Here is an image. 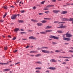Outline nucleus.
<instances>
[{
  "label": "nucleus",
  "instance_id": "b1692460",
  "mask_svg": "<svg viewBox=\"0 0 73 73\" xmlns=\"http://www.w3.org/2000/svg\"><path fill=\"white\" fill-rule=\"evenodd\" d=\"M57 32L59 33H62V31H58Z\"/></svg>",
  "mask_w": 73,
  "mask_h": 73
},
{
  "label": "nucleus",
  "instance_id": "7c9ffc66",
  "mask_svg": "<svg viewBox=\"0 0 73 73\" xmlns=\"http://www.w3.org/2000/svg\"><path fill=\"white\" fill-rule=\"evenodd\" d=\"M37 63L39 64H42V62H40V61L37 62Z\"/></svg>",
  "mask_w": 73,
  "mask_h": 73
},
{
  "label": "nucleus",
  "instance_id": "c85d7f7f",
  "mask_svg": "<svg viewBox=\"0 0 73 73\" xmlns=\"http://www.w3.org/2000/svg\"><path fill=\"white\" fill-rule=\"evenodd\" d=\"M54 7V5H48L47 6V7Z\"/></svg>",
  "mask_w": 73,
  "mask_h": 73
},
{
  "label": "nucleus",
  "instance_id": "58836bf2",
  "mask_svg": "<svg viewBox=\"0 0 73 73\" xmlns=\"http://www.w3.org/2000/svg\"><path fill=\"white\" fill-rule=\"evenodd\" d=\"M69 52H71V53H73V50H69Z\"/></svg>",
  "mask_w": 73,
  "mask_h": 73
},
{
  "label": "nucleus",
  "instance_id": "aec40b11",
  "mask_svg": "<svg viewBox=\"0 0 73 73\" xmlns=\"http://www.w3.org/2000/svg\"><path fill=\"white\" fill-rule=\"evenodd\" d=\"M18 23H24V21L23 20H19L18 21Z\"/></svg>",
  "mask_w": 73,
  "mask_h": 73
},
{
  "label": "nucleus",
  "instance_id": "a878e982",
  "mask_svg": "<svg viewBox=\"0 0 73 73\" xmlns=\"http://www.w3.org/2000/svg\"><path fill=\"white\" fill-rule=\"evenodd\" d=\"M35 69H41V67H36L35 68Z\"/></svg>",
  "mask_w": 73,
  "mask_h": 73
},
{
  "label": "nucleus",
  "instance_id": "c03bdc74",
  "mask_svg": "<svg viewBox=\"0 0 73 73\" xmlns=\"http://www.w3.org/2000/svg\"><path fill=\"white\" fill-rule=\"evenodd\" d=\"M44 13H49V11H46L44 12Z\"/></svg>",
  "mask_w": 73,
  "mask_h": 73
},
{
  "label": "nucleus",
  "instance_id": "6e6552de",
  "mask_svg": "<svg viewBox=\"0 0 73 73\" xmlns=\"http://www.w3.org/2000/svg\"><path fill=\"white\" fill-rule=\"evenodd\" d=\"M14 31L15 32L17 33L18 31H19V29L18 28H16L14 29Z\"/></svg>",
  "mask_w": 73,
  "mask_h": 73
},
{
  "label": "nucleus",
  "instance_id": "3c124183",
  "mask_svg": "<svg viewBox=\"0 0 73 73\" xmlns=\"http://www.w3.org/2000/svg\"><path fill=\"white\" fill-rule=\"evenodd\" d=\"M66 4H67L68 5H71V4L69 3H66Z\"/></svg>",
  "mask_w": 73,
  "mask_h": 73
},
{
  "label": "nucleus",
  "instance_id": "de8ad7c7",
  "mask_svg": "<svg viewBox=\"0 0 73 73\" xmlns=\"http://www.w3.org/2000/svg\"><path fill=\"white\" fill-rule=\"evenodd\" d=\"M66 27V26H63V28H65Z\"/></svg>",
  "mask_w": 73,
  "mask_h": 73
},
{
  "label": "nucleus",
  "instance_id": "5701e85b",
  "mask_svg": "<svg viewBox=\"0 0 73 73\" xmlns=\"http://www.w3.org/2000/svg\"><path fill=\"white\" fill-rule=\"evenodd\" d=\"M63 25L62 24L61 25V26H60V27H58V28H63Z\"/></svg>",
  "mask_w": 73,
  "mask_h": 73
},
{
  "label": "nucleus",
  "instance_id": "49530a36",
  "mask_svg": "<svg viewBox=\"0 0 73 73\" xmlns=\"http://www.w3.org/2000/svg\"><path fill=\"white\" fill-rule=\"evenodd\" d=\"M51 1H52V2H56V0H52Z\"/></svg>",
  "mask_w": 73,
  "mask_h": 73
},
{
  "label": "nucleus",
  "instance_id": "39448f33",
  "mask_svg": "<svg viewBox=\"0 0 73 73\" xmlns=\"http://www.w3.org/2000/svg\"><path fill=\"white\" fill-rule=\"evenodd\" d=\"M50 38H54V39H58V38H59L58 37H56L52 35L50 36Z\"/></svg>",
  "mask_w": 73,
  "mask_h": 73
},
{
  "label": "nucleus",
  "instance_id": "4be33fe9",
  "mask_svg": "<svg viewBox=\"0 0 73 73\" xmlns=\"http://www.w3.org/2000/svg\"><path fill=\"white\" fill-rule=\"evenodd\" d=\"M41 56V54H37V55H35V57H39V56Z\"/></svg>",
  "mask_w": 73,
  "mask_h": 73
},
{
  "label": "nucleus",
  "instance_id": "8fccbe9b",
  "mask_svg": "<svg viewBox=\"0 0 73 73\" xmlns=\"http://www.w3.org/2000/svg\"><path fill=\"white\" fill-rule=\"evenodd\" d=\"M55 52H60L59 50H55Z\"/></svg>",
  "mask_w": 73,
  "mask_h": 73
},
{
  "label": "nucleus",
  "instance_id": "473e14b6",
  "mask_svg": "<svg viewBox=\"0 0 73 73\" xmlns=\"http://www.w3.org/2000/svg\"><path fill=\"white\" fill-rule=\"evenodd\" d=\"M25 12V11L24 10H22V11H21V13H24V12Z\"/></svg>",
  "mask_w": 73,
  "mask_h": 73
},
{
  "label": "nucleus",
  "instance_id": "4c0bfd02",
  "mask_svg": "<svg viewBox=\"0 0 73 73\" xmlns=\"http://www.w3.org/2000/svg\"><path fill=\"white\" fill-rule=\"evenodd\" d=\"M6 16H7V13H5V14L3 15V18H4V17H5Z\"/></svg>",
  "mask_w": 73,
  "mask_h": 73
},
{
  "label": "nucleus",
  "instance_id": "f3484780",
  "mask_svg": "<svg viewBox=\"0 0 73 73\" xmlns=\"http://www.w3.org/2000/svg\"><path fill=\"white\" fill-rule=\"evenodd\" d=\"M31 21H33V22H37V21L36 20H35L33 19H31Z\"/></svg>",
  "mask_w": 73,
  "mask_h": 73
},
{
  "label": "nucleus",
  "instance_id": "c756f323",
  "mask_svg": "<svg viewBox=\"0 0 73 73\" xmlns=\"http://www.w3.org/2000/svg\"><path fill=\"white\" fill-rule=\"evenodd\" d=\"M2 8H3L4 9H7V7H5L4 6L2 7Z\"/></svg>",
  "mask_w": 73,
  "mask_h": 73
},
{
  "label": "nucleus",
  "instance_id": "dca6fc26",
  "mask_svg": "<svg viewBox=\"0 0 73 73\" xmlns=\"http://www.w3.org/2000/svg\"><path fill=\"white\" fill-rule=\"evenodd\" d=\"M51 27L52 26H47L45 27V29H50V28H51Z\"/></svg>",
  "mask_w": 73,
  "mask_h": 73
},
{
  "label": "nucleus",
  "instance_id": "a211bd4d",
  "mask_svg": "<svg viewBox=\"0 0 73 73\" xmlns=\"http://www.w3.org/2000/svg\"><path fill=\"white\" fill-rule=\"evenodd\" d=\"M37 52V51H31L30 52V53H36Z\"/></svg>",
  "mask_w": 73,
  "mask_h": 73
},
{
  "label": "nucleus",
  "instance_id": "1a4fd4ad",
  "mask_svg": "<svg viewBox=\"0 0 73 73\" xmlns=\"http://www.w3.org/2000/svg\"><path fill=\"white\" fill-rule=\"evenodd\" d=\"M48 69H50L51 70H55L56 69V68L55 67H49L48 68Z\"/></svg>",
  "mask_w": 73,
  "mask_h": 73
},
{
  "label": "nucleus",
  "instance_id": "7ed1b4c3",
  "mask_svg": "<svg viewBox=\"0 0 73 73\" xmlns=\"http://www.w3.org/2000/svg\"><path fill=\"white\" fill-rule=\"evenodd\" d=\"M63 40L66 41H70V39L68 38H65V36L64 35H63Z\"/></svg>",
  "mask_w": 73,
  "mask_h": 73
},
{
  "label": "nucleus",
  "instance_id": "e2e57ef3",
  "mask_svg": "<svg viewBox=\"0 0 73 73\" xmlns=\"http://www.w3.org/2000/svg\"><path fill=\"white\" fill-rule=\"evenodd\" d=\"M21 31H24V30L23 29H21Z\"/></svg>",
  "mask_w": 73,
  "mask_h": 73
},
{
  "label": "nucleus",
  "instance_id": "052dcab7",
  "mask_svg": "<svg viewBox=\"0 0 73 73\" xmlns=\"http://www.w3.org/2000/svg\"><path fill=\"white\" fill-rule=\"evenodd\" d=\"M33 9H36V7H35V6L33 8Z\"/></svg>",
  "mask_w": 73,
  "mask_h": 73
},
{
  "label": "nucleus",
  "instance_id": "338daca9",
  "mask_svg": "<svg viewBox=\"0 0 73 73\" xmlns=\"http://www.w3.org/2000/svg\"><path fill=\"white\" fill-rule=\"evenodd\" d=\"M69 61V60L68 59H66L65 61Z\"/></svg>",
  "mask_w": 73,
  "mask_h": 73
},
{
  "label": "nucleus",
  "instance_id": "412c9836",
  "mask_svg": "<svg viewBox=\"0 0 73 73\" xmlns=\"http://www.w3.org/2000/svg\"><path fill=\"white\" fill-rule=\"evenodd\" d=\"M47 21H46L43 20L41 21V22L42 23H46Z\"/></svg>",
  "mask_w": 73,
  "mask_h": 73
},
{
  "label": "nucleus",
  "instance_id": "423d86ee",
  "mask_svg": "<svg viewBox=\"0 0 73 73\" xmlns=\"http://www.w3.org/2000/svg\"><path fill=\"white\" fill-rule=\"evenodd\" d=\"M41 51L42 52H43V53H49V52H50L49 51L46 50H43Z\"/></svg>",
  "mask_w": 73,
  "mask_h": 73
},
{
  "label": "nucleus",
  "instance_id": "393cba45",
  "mask_svg": "<svg viewBox=\"0 0 73 73\" xmlns=\"http://www.w3.org/2000/svg\"><path fill=\"white\" fill-rule=\"evenodd\" d=\"M73 19L72 18H70L69 19H68V21H72Z\"/></svg>",
  "mask_w": 73,
  "mask_h": 73
},
{
  "label": "nucleus",
  "instance_id": "bf43d9fd",
  "mask_svg": "<svg viewBox=\"0 0 73 73\" xmlns=\"http://www.w3.org/2000/svg\"><path fill=\"white\" fill-rule=\"evenodd\" d=\"M46 72L47 73H49V71L47 70V71H46Z\"/></svg>",
  "mask_w": 73,
  "mask_h": 73
},
{
  "label": "nucleus",
  "instance_id": "0e129e2a",
  "mask_svg": "<svg viewBox=\"0 0 73 73\" xmlns=\"http://www.w3.org/2000/svg\"><path fill=\"white\" fill-rule=\"evenodd\" d=\"M8 63H3V65H7Z\"/></svg>",
  "mask_w": 73,
  "mask_h": 73
},
{
  "label": "nucleus",
  "instance_id": "13d9d810",
  "mask_svg": "<svg viewBox=\"0 0 73 73\" xmlns=\"http://www.w3.org/2000/svg\"><path fill=\"white\" fill-rule=\"evenodd\" d=\"M41 48H42V49H43V48H45V47L42 46Z\"/></svg>",
  "mask_w": 73,
  "mask_h": 73
},
{
  "label": "nucleus",
  "instance_id": "0eeeda50",
  "mask_svg": "<svg viewBox=\"0 0 73 73\" xmlns=\"http://www.w3.org/2000/svg\"><path fill=\"white\" fill-rule=\"evenodd\" d=\"M29 39H31L32 40H37V38L33 36H31L29 37Z\"/></svg>",
  "mask_w": 73,
  "mask_h": 73
},
{
  "label": "nucleus",
  "instance_id": "bb28decb",
  "mask_svg": "<svg viewBox=\"0 0 73 73\" xmlns=\"http://www.w3.org/2000/svg\"><path fill=\"white\" fill-rule=\"evenodd\" d=\"M52 44L53 45H56V44H57V43L56 42H52Z\"/></svg>",
  "mask_w": 73,
  "mask_h": 73
},
{
  "label": "nucleus",
  "instance_id": "ea45409f",
  "mask_svg": "<svg viewBox=\"0 0 73 73\" xmlns=\"http://www.w3.org/2000/svg\"><path fill=\"white\" fill-rule=\"evenodd\" d=\"M16 37H14L12 39V40H16Z\"/></svg>",
  "mask_w": 73,
  "mask_h": 73
},
{
  "label": "nucleus",
  "instance_id": "ddd939ff",
  "mask_svg": "<svg viewBox=\"0 0 73 73\" xmlns=\"http://www.w3.org/2000/svg\"><path fill=\"white\" fill-rule=\"evenodd\" d=\"M53 12L54 13H58V12H60V11H58V10H53Z\"/></svg>",
  "mask_w": 73,
  "mask_h": 73
},
{
  "label": "nucleus",
  "instance_id": "864d4df0",
  "mask_svg": "<svg viewBox=\"0 0 73 73\" xmlns=\"http://www.w3.org/2000/svg\"><path fill=\"white\" fill-rule=\"evenodd\" d=\"M68 44H69V43L66 42L64 43V45H68Z\"/></svg>",
  "mask_w": 73,
  "mask_h": 73
},
{
  "label": "nucleus",
  "instance_id": "4d7b16f0",
  "mask_svg": "<svg viewBox=\"0 0 73 73\" xmlns=\"http://www.w3.org/2000/svg\"><path fill=\"white\" fill-rule=\"evenodd\" d=\"M27 31H28V32H33V31L29 30H28Z\"/></svg>",
  "mask_w": 73,
  "mask_h": 73
},
{
  "label": "nucleus",
  "instance_id": "9b49d317",
  "mask_svg": "<svg viewBox=\"0 0 73 73\" xmlns=\"http://www.w3.org/2000/svg\"><path fill=\"white\" fill-rule=\"evenodd\" d=\"M50 62H57V60H55L54 59H52L50 60Z\"/></svg>",
  "mask_w": 73,
  "mask_h": 73
},
{
  "label": "nucleus",
  "instance_id": "680f3d73",
  "mask_svg": "<svg viewBox=\"0 0 73 73\" xmlns=\"http://www.w3.org/2000/svg\"><path fill=\"white\" fill-rule=\"evenodd\" d=\"M0 64L1 65H4V63L1 62L0 63Z\"/></svg>",
  "mask_w": 73,
  "mask_h": 73
},
{
  "label": "nucleus",
  "instance_id": "6ab92c4d",
  "mask_svg": "<svg viewBox=\"0 0 73 73\" xmlns=\"http://www.w3.org/2000/svg\"><path fill=\"white\" fill-rule=\"evenodd\" d=\"M9 70H10V69L9 68L6 69H4L5 72H7V71H9Z\"/></svg>",
  "mask_w": 73,
  "mask_h": 73
},
{
  "label": "nucleus",
  "instance_id": "4468645a",
  "mask_svg": "<svg viewBox=\"0 0 73 73\" xmlns=\"http://www.w3.org/2000/svg\"><path fill=\"white\" fill-rule=\"evenodd\" d=\"M67 13V11H62L61 13V14H65Z\"/></svg>",
  "mask_w": 73,
  "mask_h": 73
},
{
  "label": "nucleus",
  "instance_id": "a19ab883",
  "mask_svg": "<svg viewBox=\"0 0 73 73\" xmlns=\"http://www.w3.org/2000/svg\"><path fill=\"white\" fill-rule=\"evenodd\" d=\"M50 53L52 54V53H54V52H53L52 51H50Z\"/></svg>",
  "mask_w": 73,
  "mask_h": 73
},
{
  "label": "nucleus",
  "instance_id": "37998d69",
  "mask_svg": "<svg viewBox=\"0 0 73 73\" xmlns=\"http://www.w3.org/2000/svg\"><path fill=\"white\" fill-rule=\"evenodd\" d=\"M41 49H42L41 48H37V50H41Z\"/></svg>",
  "mask_w": 73,
  "mask_h": 73
},
{
  "label": "nucleus",
  "instance_id": "79ce46f5",
  "mask_svg": "<svg viewBox=\"0 0 73 73\" xmlns=\"http://www.w3.org/2000/svg\"><path fill=\"white\" fill-rule=\"evenodd\" d=\"M4 49L5 50H6L7 49V47H4Z\"/></svg>",
  "mask_w": 73,
  "mask_h": 73
},
{
  "label": "nucleus",
  "instance_id": "5fc2aeb1",
  "mask_svg": "<svg viewBox=\"0 0 73 73\" xmlns=\"http://www.w3.org/2000/svg\"><path fill=\"white\" fill-rule=\"evenodd\" d=\"M70 49H71V50H73V47H70Z\"/></svg>",
  "mask_w": 73,
  "mask_h": 73
},
{
  "label": "nucleus",
  "instance_id": "09e8293b",
  "mask_svg": "<svg viewBox=\"0 0 73 73\" xmlns=\"http://www.w3.org/2000/svg\"><path fill=\"white\" fill-rule=\"evenodd\" d=\"M58 57H59V58H64V57L59 56Z\"/></svg>",
  "mask_w": 73,
  "mask_h": 73
},
{
  "label": "nucleus",
  "instance_id": "2f4dec72",
  "mask_svg": "<svg viewBox=\"0 0 73 73\" xmlns=\"http://www.w3.org/2000/svg\"><path fill=\"white\" fill-rule=\"evenodd\" d=\"M18 50H15L13 51V52L14 53H16V52H17Z\"/></svg>",
  "mask_w": 73,
  "mask_h": 73
},
{
  "label": "nucleus",
  "instance_id": "c9c22d12",
  "mask_svg": "<svg viewBox=\"0 0 73 73\" xmlns=\"http://www.w3.org/2000/svg\"><path fill=\"white\" fill-rule=\"evenodd\" d=\"M70 57H64V58H70Z\"/></svg>",
  "mask_w": 73,
  "mask_h": 73
},
{
  "label": "nucleus",
  "instance_id": "9d476101",
  "mask_svg": "<svg viewBox=\"0 0 73 73\" xmlns=\"http://www.w3.org/2000/svg\"><path fill=\"white\" fill-rule=\"evenodd\" d=\"M58 24H61V23H64V22H58V21H55L54 22V23H57Z\"/></svg>",
  "mask_w": 73,
  "mask_h": 73
},
{
  "label": "nucleus",
  "instance_id": "20e7f679",
  "mask_svg": "<svg viewBox=\"0 0 73 73\" xmlns=\"http://www.w3.org/2000/svg\"><path fill=\"white\" fill-rule=\"evenodd\" d=\"M17 17V15L15 14L12 15V16L11 17V19L12 20H15L16 19V17Z\"/></svg>",
  "mask_w": 73,
  "mask_h": 73
},
{
  "label": "nucleus",
  "instance_id": "6e6d98bb",
  "mask_svg": "<svg viewBox=\"0 0 73 73\" xmlns=\"http://www.w3.org/2000/svg\"><path fill=\"white\" fill-rule=\"evenodd\" d=\"M20 62H17V63H16L15 64V65H17V64H19L20 63Z\"/></svg>",
  "mask_w": 73,
  "mask_h": 73
},
{
  "label": "nucleus",
  "instance_id": "cd10ccee",
  "mask_svg": "<svg viewBox=\"0 0 73 73\" xmlns=\"http://www.w3.org/2000/svg\"><path fill=\"white\" fill-rule=\"evenodd\" d=\"M44 20H50V18H44Z\"/></svg>",
  "mask_w": 73,
  "mask_h": 73
},
{
  "label": "nucleus",
  "instance_id": "603ef678",
  "mask_svg": "<svg viewBox=\"0 0 73 73\" xmlns=\"http://www.w3.org/2000/svg\"><path fill=\"white\" fill-rule=\"evenodd\" d=\"M36 73H40V71L38 70H37L36 71Z\"/></svg>",
  "mask_w": 73,
  "mask_h": 73
},
{
  "label": "nucleus",
  "instance_id": "69168bd1",
  "mask_svg": "<svg viewBox=\"0 0 73 73\" xmlns=\"http://www.w3.org/2000/svg\"><path fill=\"white\" fill-rule=\"evenodd\" d=\"M63 64H66V63L65 62H64L62 63Z\"/></svg>",
  "mask_w": 73,
  "mask_h": 73
},
{
  "label": "nucleus",
  "instance_id": "e433bc0d",
  "mask_svg": "<svg viewBox=\"0 0 73 73\" xmlns=\"http://www.w3.org/2000/svg\"><path fill=\"white\" fill-rule=\"evenodd\" d=\"M21 34H26V33L24 32H21L20 33Z\"/></svg>",
  "mask_w": 73,
  "mask_h": 73
},
{
  "label": "nucleus",
  "instance_id": "f257e3e1",
  "mask_svg": "<svg viewBox=\"0 0 73 73\" xmlns=\"http://www.w3.org/2000/svg\"><path fill=\"white\" fill-rule=\"evenodd\" d=\"M53 30H48L45 31V32H40V33L41 34H46V33H48L49 32H52Z\"/></svg>",
  "mask_w": 73,
  "mask_h": 73
},
{
  "label": "nucleus",
  "instance_id": "f03ea898",
  "mask_svg": "<svg viewBox=\"0 0 73 73\" xmlns=\"http://www.w3.org/2000/svg\"><path fill=\"white\" fill-rule=\"evenodd\" d=\"M65 35H66V37H72V36H73L72 35L69 34V32H68L66 34H65Z\"/></svg>",
  "mask_w": 73,
  "mask_h": 73
},
{
  "label": "nucleus",
  "instance_id": "f704fd0d",
  "mask_svg": "<svg viewBox=\"0 0 73 73\" xmlns=\"http://www.w3.org/2000/svg\"><path fill=\"white\" fill-rule=\"evenodd\" d=\"M45 2V1H44L42 2L41 3L42 4H44V3Z\"/></svg>",
  "mask_w": 73,
  "mask_h": 73
},
{
  "label": "nucleus",
  "instance_id": "774afa93",
  "mask_svg": "<svg viewBox=\"0 0 73 73\" xmlns=\"http://www.w3.org/2000/svg\"><path fill=\"white\" fill-rule=\"evenodd\" d=\"M29 46H27L26 47V48H28L29 47Z\"/></svg>",
  "mask_w": 73,
  "mask_h": 73
},
{
  "label": "nucleus",
  "instance_id": "a18cd8bd",
  "mask_svg": "<svg viewBox=\"0 0 73 73\" xmlns=\"http://www.w3.org/2000/svg\"><path fill=\"white\" fill-rule=\"evenodd\" d=\"M59 52H60L61 53V52L63 51V50L61 49H60V50H59Z\"/></svg>",
  "mask_w": 73,
  "mask_h": 73
},
{
  "label": "nucleus",
  "instance_id": "f8f14e48",
  "mask_svg": "<svg viewBox=\"0 0 73 73\" xmlns=\"http://www.w3.org/2000/svg\"><path fill=\"white\" fill-rule=\"evenodd\" d=\"M62 21H69V19L66 18H62Z\"/></svg>",
  "mask_w": 73,
  "mask_h": 73
},
{
  "label": "nucleus",
  "instance_id": "2eb2a0df",
  "mask_svg": "<svg viewBox=\"0 0 73 73\" xmlns=\"http://www.w3.org/2000/svg\"><path fill=\"white\" fill-rule=\"evenodd\" d=\"M38 26H41L42 25V24L41 23H37Z\"/></svg>",
  "mask_w": 73,
  "mask_h": 73
},
{
  "label": "nucleus",
  "instance_id": "72a5a7b5",
  "mask_svg": "<svg viewBox=\"0 0 73 73\" xmlns=\"http://www.w3.org/2000/svg\"><path fill=\"white\" fill-rule=\"evenodd\" d=\"M3 22H4V20L2 19L0 20V23H3Z\"/></svg>",
  "mask_w": 73,
  "mask_h": 73
}]
</instances>
